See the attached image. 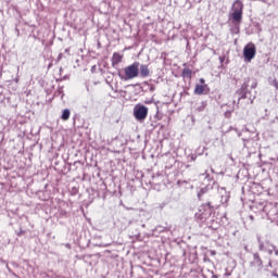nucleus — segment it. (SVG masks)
<instances>
[{"label":"nucleus","mask_w":278,"mask_h":278,"mask_svg":"<svg viewBox=\"0 0 278 278\" xmlns=\"http://www.w3.org/2000/svg\"><path fill=\"white\" fill-rule=\"evenodd\" d=\"M237 94H239V101L241 99H247V85H242V87L237 91Z\"/></svg>","instance_id":"nucleus-10"},{"label":"nucleus","mask_w":278,"mask_h":278,"mask_svg":"<svg viewBox=\"0 0 278 278\" xmlns=\"http://www.w3.org/2000/svg\"><path fill=\"white\" fill-rule=\"evenodd\" d=\"M61 118L62 121H68V118H71V110L65 109L62 113Z\"/></svg>","instance_id":"nucleus-12"},{"label":"nucleus","mask_w":278,"mask_h":278,"mask_svg":"<svg viewBox=\"0 0 278 278\" xmlns=\"http://www.w3.org/2000/svg\"><path fill=\"white\" fill-rule=\"evenodd\" d=\"M195 218L198 220L205 222L207 218H210V213L205 211V207L200 208L198 213H195Z\"/></svg>","instance_id":"nucleus-6"},{"label":"nucleus","mask_w":278,"mask_h":278,"mask_svg":"<svg viewBox=\"0 0 278 278\" xmlns=\"http://www.w3.org/2000/svg\"><path fill=\"white\" fill-rule=\"evenodd\" d=\"M263 262H262V257H260V254L255 253L253 255V261L251 262V266L252 268H258L262 269V266H263Z\"/></svg>","instance_id":"nucleus-5"},{"label":"nucleus","mask_w":278,"mask_h":278,"mask_svg":"<svg viewBox=\"0 0 278 278\" xmlns=\"http://www.w3.org/2000/svg\"><path fill=\"white\" fill-rule=\"evenodd\" d=\"M274 87L276 88V90H278V81L274 80Z\"/></svg>","instance_id":"nucleus-15"},{"label":"nucleus","mask_w":278,"mask_h":278,"mask_svg":"<svg viewBox=\"0 0 278 278\" xmlns=\"http://www.w3.org/2000/svg\"><path fill=\"white\" fill-rule=\"evenodd\" d=\"M123 62V54L115 52L112 56V65L116 66V64H121Z\"/></svg>","instance_id":"nucleus-8"},{"label":"nucleus","mask_w":278,"mask_h":278,"mask_svg":"<svg viewBox=\"0 0 278 278\" xmlns=\"http://www.w3.org/2000/svg\"><path fill=\"white\" fill-rule=\"evenodd\" d=\"M199 81L201 84L200 86H207V84H205V78H200Z\"/></svg>","instance_id":"nucleus-14"},{"label":"nucleus","mask_w":278,"mask_h":278,"mask_svg":"<svg viewBox=\"0 0 278 278\" xmlns=\"http://www.w3.org/2000/svg\"><path fill=\"white\" fill-rule=\"evenodd\" d=\"M205 108H207V102L202 101L201 104L197 108V112H204Z\"/></svg>","instance_id":"nucleus-13"},{"label":"nucleus","mask_w":278,"mask_h":278,"mask_svg":"<svg viewBox=\"0 0 278 278\" xmlns=\"http://www.w3.org/2000/svg\"><path fill=\"white\" fill-rule=\"evenodd\" d=\"M181 77H184V79H192V70H190V67H185Z\"/></svg>","instance_id":"nucleus-9"},{"label":"nucleus","mask_w":278,"mask_h":278,"mask_svg":"<svg viewBox=\"0 0 278 278\" xmlns=\"http://www.w3.org/2000/svg\"><path fill=\"white\" fill-rule=\"evenodd\" d=\"M210 92V88H207V85H195L194 88V94H207Z\"/></svg>","instance_id":"nucleus-7"},{"label":"nucleus","mask_w":278,"mask_h":278,"mask_svg":"<svg viewBox=\"0 0 278 278\" xmlns=\"http://www.w3.org/2000/svg\"><path fill=\"white\" fill-rule=\"evenodd\" d=\"M140 75L142 77H149L150 75L149 65H144V64L140 65Z\"/></svg>","instance_id":"nucleus-11"},{"label":"nucleus","mask_w":278,"mask_h":278,"mask_svg":"<svg viewBox=\"0 0 278 278\" xmlns=\"http://www.w3.org/2000/svg\"><path fill=\"white\" fill-rule=\"evenodd\" d=\"M257 53V49L255 48V43L250 42L243 48V58L245 62H251L255 59V54Z\"/></svg>","instance_id":"nucleus-3"},{"label":"nucleus","mask_w":278,"mask_h":278,"mask_svg":"<svg viewBox=\"0 0 278 278\" xmlns=\"http://www.w3.org/2000/svg\"><path fill=\"white\" fill-rule=\"evenodd\" d=\"M242 10H244V4L240 0H237L232 4V13L230 17L233 23H242Z\"/></svg>","instance_id":"nucleus-2"},{"label":"nucleus","mask_w":278,"mask_h":278,"mask_svg":"<svg viewBox=\"0 0 278 278\" xmlns=\"http://www.w3.org/2000/svg\"><path fill=\"white\" fill-rule=\"evenodd\" d=\"M125 77L119 74L121 79H136L140 75V63L135 62L124 68Z\"/></svg>","instance_id":"nucleus-1"},{"label":"nucleus","mask_w":278,"mask_h":278,"mask_svg":"<svg viewBox=\"0 0 278 278\" xmlns=\"http://www.w3.org/2000/svg\"><path fill=\"white\" fill-rule=\"evenodd\" d=\"M137 121H144L149 116V108L144 105L137 106L134 111Z\"/></svg>","instance_id":"nucleus-4"},{"label":"nucleus","mask_w":278,"mask_h":278,"mask_svg":"<svg viewBox=\"0 0 278 278\" xmlns=\"http://www.w3.org/2000/svg\"><path fill=\"white\" fill-rule=\"evenodd\" d=\"M206 206H207V207H210V208H212V207H213V206H212V203H210V202H208V203H206Z\"/></svg>","instance_id":"nucleus-16"}]
</instances>
